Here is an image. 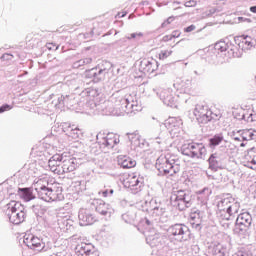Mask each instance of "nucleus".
<instances>
[{
    "instance_id": "nucleus-1",
    "label": "nucleus",
    "mask_w": 256,
    "mask_h": 256,
    "mask_svg": "<svg viewBox=\"0 0 256 256\" xmlns=\"http://www.w3.org/2000/svg\"><path fill=\"white\" fill-rule=\"evenodd\" d=\"M79 105H86L94 111L95 115H117L115 109L120 111V115L126 113L131 115L136 111H141V99L137 94L132 93L126 96L121 92L112 94L109 100L101 99L99 88H86L78 95Z\"/></svg>"
},
{
    "instance_id": "nucleus-2",
    "label": "nucleus",
    "mask_w": 256,
    "mask_h": 256,
    "mask_svg": "<svg viewBox=\"0 0 256 256\" xmlns=\"http://www.w3.org/2000/svg\"><path fill=\"white\" fill-rule=\"evenodd\" d=\"M58 185L57 183H49V179L45 177L34 182V189L39 199L51 203V201H62L63 199V190Z\"/></svg>"
},
{
    "instance_id": "nucleus-3",
    "label": "nucleus",
    "mask_w": 256,
    "mask_h": 256,
    "mask_svg": "<svg viewBox=\"0 0 256 256\" xmlns=\"http://www.w3.org/2000/svg\"><path fill=\"white\" fill-rule=\"evenodd\" d=\"M156 169H158L160 175L173 177V175H176V173L181 171L179 158L171 153L162 154L156 160Z\"/></svg>"
},
{
    "instance_id": "nucleus-4",
    "label": "nucleus",
    "mask_w": 256,
    "mask_h": 256,
    "mask_svg": "<svg viewBox=\"0 0 256 256\" xmlns=\"http://www.w3.org/2000/svg\"><path fill=\"white\" fill-rule=\"evenodd\" d=\"M240 207L239 202L229 194L218 198L217 209L220 213V217L226 221H229L233 215H237Z\"/></svg>"
},
{
    "instance_id": "nucleus-5",
    "label": "nucleus",
    "mask_w": 256,
    "mask_h": 256,
    "mask_svg": "<svg viewBox=\"0 0 256 256\" xmlns=\"http://www.w3.org/2000/svg\"><path fill=\"white\" fill-rule=\"evenodd\" d=\"M180 151L182 155L190 157V159L205 160L207 157V148L203 143L185 142L181 146Z\"/></svg>"
},
{
    "instance_id": "nucleus-6",
    "label": "nucleus",
    "mask_w": 256,
    "mask_h": 256,
    "mask_svg": "<svg viewBox=\"0 0 256 256\" xmlns=\"http://www.w3.org/2000/svg\"><path fill=\"white\" fill-rule=\"evenodd\" d=\"M5 213L13 225H21L25 221V208L21 202L10 201L5 206Z\"/></svg>"
},
{
    "instance_id": "nucleus-7",
    "label": "nucleus",
    "mask_w": 256,
    "mask_h": 256,
    "mask_svg": "<svg viewBox=\"0 0 256 256\" xmlns=\"http://www.w3.org/2000/svg\"><path fill=\"white\" fill-rule=\"evenodd\" d=\"M170 203L172 207H176L179 211H185V209L191 207L193 202L189 192L178 190L171 194Z\"/></svg>"
},
{
    "instance_id": "nucleus-8",
    "label": "nucleus",
    "mask_w": 256,
    "mask_h": 256,
    "mask_svg": "<svg viewBox=\"0 0 256 256\" xmlns=\"http://www.w3.org/2000/svg\"><path fill=\"white\" fill-rule=\"evenodd\" d=\"M194 116L198 123H209V121H219L221 119V112H213L209 110V107L197 104L194 109Z\"/></svg>"
},
{
    "instance_id": "nucleus-9",
    "label": "nucleus",
    "mask_w": 256,
    "mask_h": 256,
    "mask_svg": "<svg viewBox=\"0 0 256 256\" xmlns=\"http://www.w3.org/2000/svg\"><path fill=\"white\" fill-rule=\"evenodd\" d=\"M23 242L26 245V247H28V249H31L36 253H45L47 252V250L50 249L49 245L45 244L43 239H41L38 236H35V234H25Z\"/></svg>"
},
{
    "instance_id": "nucleus-10",
    "label": "nucleus",
    "mask_w": 256,
    "mask_h": 256,
    "mask_svg": "<svg viewBox=\"0 0 256 256\" xmlns=\"http://www.w3.org/2000/svg\"><path fill=\"white\" fill-rule=\"evenodd\" d=\"M104 65L106 67L98 65L95 68L86 70L85 77L87 79H93L94 83H99V81H105L107 75H109V68H111V63L105 62Z\"/></svg>"
},
{
    "instance_id": "nucleus-11",
    "label": "nucleus",
    "mask_w": 256,
    "mask_h": 256,
    "mask_svg": "<svg viewBox=\"0 0 256 256\" xmlns=\"http://www.w3.org/2000/svg\"><path fill=\"white\" fill-rule=\"evenodd\" d=\"M168 233L172 239L175 241H187L191 232L189 231V227L185 226V224H174L168 228Z\"/></svg>"
},
{
    "instance_id": "nucleus-12",
    "label": "nucleus",
    "mask_w": 256,
    "mask_h": 256,
    "mask_svg": "<svg viewBox=\"0 0 256 256\" xmlns=\"http://www.w3.org/2000/svg\"><path fill=\"white\" fill-rule=\"evenodd\" d=\"M52 103L58 109H61V107H75L77 103L79 105V101H77V97L75 96V94H65L57 96L56 100H53Z\"/></svg>"
},
{
    "instance_id": "nucleus-13",
    "label": "nucleus",
    "mask_w": 256,
    "mask_h": 256,
    "mask_svg": "<svg viewBox=\"0 0 256 256\" xmlns=\"http://www.w3.org/2000/svg\"><path fill=\"white\" fill-rule=\"evenodd\" d=\"M157 95L164 105H167L168 107H175L177 104V97H179V94L175 95V92H173V89L171 88L162 89Z\"/></svg>"
},
{
    "instance_id": "nucleus-14",
    "label": "nucleus",
    "mask_w": 256,
    "mask_h": 256,
    "mask_svg": "<svg viewBox=\"0 0 256 256\" xmlns=\"http://www.w3.org/2000/svg\"><path fill=\"white\" fill-rule=\"evenodd\" d=\"M92 205H94L96 212L99 213V215H102V217H107L109 219L111 218L112 213H115L113 207L101 199L93 200Z\"/></svg>"
},
{
    "instance_id": "nucleus-15",
    "label": "nucleus",
    "mask_w": 256,
    "mask_h": 256,
    "mask_svg": "<svg viewBox=\"0 0 256 256\" xmlns=\"http://www.w3.org/2000/svg\"><path fill=\"white\" fill-rule=\"evenodd\" d=\"M119 136L115 134H108L107 136L103 137L101 140H99V146L104 153H107L110 151V149H113L115 145H119Z\"/></svg>"
},
{
    "instance_id": "nucleus-16",
    "label": "nucleus",
    "mask_w": 256,
    "mask_h": 256,
    "mask_svg": "<svg viewBox=\"0 0 256 256\" xmlns=\"http://www.w3.org/2000/svg\"><path fill=\"white\" fill-rule=\"evenodd\" d=\"M251 221H253L251 214L248 212L241 213L236 219L235 231L238 233L241 231H247V229L251 227Z\"/></svg>"
},
{
    "instance_id": "nucleus-17",
    "label": "nucleus",
    "mask_w": 256,
    "mask_h": 256,
    "mask_svg": "<svg viewBox=\"0 0 256 256\" xmlns=\"http://www.w3.org/2000/svg\"><path fill=\"white\" fill-rule=\"evenodd\" d=\"M77 256H99V252L95 251V247L90 243L81 242L75 247Z\"/></svg>"
},
{
    "instance_id": "nucleus-18",
    "label": "nucleus",
    "mask_w": 256,
    "mask_h": 256,
    "mask_svg": "<svg viewBox=\"0 0 256 256\" xmlns=\"http://www.w3.org/2000/svg\"><path fill=\"white\" fill-rule=\"evenodd\" d=\"M79 167V162L73 157H64L62 160V165L60 167V175H65V173H73L75 169Z\"/></svg>"
},
{
    "instance_id": "nucleus-19",
    "label": "nucleus",
    "mask_w": 256,
    "mask_h": 256,
    "mask_svg": "<svg viewBox=\"0 0 256 256\" xmlns=\"http://www.w3.org/2000/svg\"><path fill=\"white\" fill-rule=\"evenodd\" d=\"M78 218H79V224L82 227H87V225H93L95 221H97V218L93 213H91V210L82 208L79 210L78 213Z\"/></svg>"
},
{
    "instance_id": "nucleus-20",
    "label": "nucleus",
    "mask_w": 256,
    "mask_h": 256,
    "mask_svg": "<svg viewBox=\"0 0 256 256\" xmlns=\"http://www.w3.org/2000/svg\"><path fill=\"white\" fill-rule=\"evenodd\" d=\"M208 253L213 256H228L229 248L225 244L213 242L208 247Z\"/></svg>"
},
{
    "instance_id": "nucleus-21",
    "label": "nucleus",
    "mask_w": 256,
    "mask_h": 256,
    "mask_svg": "<svg viewBox=\"0 0 256 256\" xmlns=\"http://www.w3.org/2000/svg\"><path fill=\"white\" fill-rule=\"evenodd\" d=\"M159 68V62L155 59H144L140 63V71L145 75H151V73H155Z\"/></svg>"
},
{
    "instance_id": "nucleus-22",
    "label": "nucleus",
    "mask_w": 256,
    "mask_h": 256,
    "mask_svg": "<svg viewBox=\"0 0 256 256\" xmlns=\"http://www.w3.org/2000/svg\"><path fill=\"white\" fill-rule=\"evenodd\" d=\"M241 163L244 167H248V169L256 171V151L249 150L245 152L241 158Z\"/></svg>"
},
{
    "instance_id": "nucleus-23",
    "label": "nucleus",
    "mask_w": 256,
    "mask_h": 256,
    "mask_svg": "<svg viewBox=\"0 0 256 256\" xmlns=\"http://www.w3.org/2000/svg\"><path fill=\"white\" fill-rule=\"evenodd\" d=\"M63 163V155L62 154H54L49 160H48V167L52 173H55V175H60V169L61 165Z\"/></svg>"
},
{
    "instance_id": "nucleus-24",
    "label": "nucleus",
    "mask_w": 256,
    "mask_h": 256,
    "mask_svg": "<svg viewBox=\"0 0 256 256\" xmlns=\"http://www.w3.org/2000/svg\"><path fill=\"white\" fill-rule=\"evenodd\" d=\"M126 187L131 189L132 193H139L141 187H143V178L139 176H130L126 181Z\"/></svg>"
},
{
    "instance_id": "nucleus-25",
    "label": "nucleus",
    "mask_w": 256,
    "mask_h": 256,
    "mask_svg": "<svg viewBox=\"0 0 256 256\" xmlns=\"http://www.w3.org/2000/svg\"><path fill=\"white\" fill-rule=\"evenodd\" d=\"M128 139L131 143L132 149H143L147 142L138 133L128 134Z\"/></svg>"
},
{
    "instance_id": "nucleus-26",
    "label": "nucleus",
    "mask_w": 256,
    "mask_h": 256,
    "mask_svg": "<svg viewBox=\"0 0 256 256\" xmlns=\"http://www.w3.org/2000/svg\"><path fill=\"white\" fill-rule=\"evenodd\" d=\"M174 89H176V91H179L180 93H190L191 91V80L189 79H178L176 80V82L174 83Z\"/></svg>"
},
{
    "instance_id": "nucleus-27",
    "label": "nucleus",
    "mask_w": 256,
    "mask_h": 256,
    "mask_svg": "<svg viewBox=\"0 0 256 256\" xmlns=\"http://www.w3.org/2000/svg\"><path fill=\"white\" fill-rule=\"evenodd\" d=\"M63 131L66 133L67 136L71 137V139H79L81 135V130L79 127L75 125H71L69 123H64Z\"/></svg>"
},
{
    "instance_id": "nucleus-28",
    "label": "nucleus",
    "mask_w": 256,
    "mask_h": 256,
    "mask_svg": "<svg viewBox=\"0 0 256 256\" xmlns=\"http://www.w3.org/2000/svg\"><path fill=\"white\" fill-rule=\"evenodd\" d=\"M149 141H151V143L161 145L163 141H165V133L161 131V128L151 130L149 133Z\"/></svg>"
},
{
    "instance_id": "nucleus-29",
    "label": "nucleus",
    "mask_w": 256,
    "mask_h": 256,
    "mask_svg": "<svg viewBox=\"0 0 256 256\" xmlns=\"http://www.w3.org/2000/svg\"><path fill=\"white\" fill-rule=\"evenodd\" d=\"M161 234L157 233L155 230H151L146 233V242L150 247H157L161 243Z\"/></svg>"
},
{
    "instance_id": "nucleus-30",
    "label": "nucleus",
    "mask_w": 256,
    "mask_h": 256,
    "mask_svg": "<svg viewBox=\"0 0 256 256\" xmlns=\"http://www.w3.org/2000/svg\"><path fill=\"white\" fill-rule=\"evenodd\" d=\"M164 125L172 133V131H176V129H179L183 125V120L177 117H170L165 121Z\"/></svg>"
},
{
    "instance_id": "nucleus-31",
    "label": "nucleus",
    "mask_w": 256,
    "mask_h": 256,
    "mask_svg": "<svg viewBox=\"0 0 256 256\" xmlns=\"http://www.w3.org/2000/svg\"><path fill=\"white\" fill-rule=\"evenodd\" d=\"M18 196L26 203L35 199V195L33 194V190L31 188H20L18 190Z\"/></svg>"
},
{
    "instance_id": "nucleus-32",
    "label": "nucleus",
    "mask_w": 256,
    "mask_h": 256,
    "mask_svg": "<svg viewBox=\"0 0 256 256\" xmlns=\"http://www.w3.org/2000/svg\"><path fill=\"white\" fill-rule=\"evenodd\" d=\"M211 193L213 191L210 188H204L197 192V199L201 201L203 205H207V201H209V197H211Z\"/></svg>"
},
{
    "instance_id": "nucleus-33",
    "label": "nucleus",
    "mask_w": 256,
    "mask_h": 256,
    "mask_svg": "<svg viewBox=\"0 0 256 256\" xmlns=\"http://www.w3.org/2000/svg\"><path fill=\"white\" fill-rule=\"evenodd\" d=\"M238 135H242L243 141H253L256 139V131L254 129L239 130Z\"/></svg>"
},
{
    "instance_id": "nucleus-34",
    "label": "nucleus",
    "mask_w": 256,
    "mask_h": 256,
    "mask_svg": "<svg viewBox=\"0 0 256 256\" xmlns=\"http://www.w3.org/2000/svg\"><path fill=\"white\" fill-rule=\"evenodd\" d=\"M119 163L121 167H123V169H133V167L137 165V162L135 160L127 156H123L122 158H120Z\"/></svg>"
},
{
    "instance_id": "nucleus-35",
    "label": "nucleus",
    "mask_w": 256,
    "mask_h": 256,
    "mask_svg": "<svg viewBox=\"0 0 256 256\" xmlns=\"http://www.w3.org/2000/svg\"><path fill=\"white\" fill-rule=\"evenodd\" d=\"M239 47L243 51H249L253 47V42H251V37L250 36H242L241 41L239 43Z\"/></svg>"
},
{
    "instance_id": "nucleus-36",
    "label": "nucleus",
    "mask_w": 256,
    "mask_h": 256,
    "mask_svg": "<svg viewBox=\"0 0 256 256\" xmlns=\"http://www.w3.org/2000/svg\"><path fill=\"white\" fill-rule=\"evenodd\" d=\"M209 169L212 171H217L219 169V160H217V154H212L209 159Z\"/></svg>"
},
{
    "instance_id": "nucleus-37",
    "label": "nucleus",
    "mask_w": 256,
    "mask_h": 256,
    "mask_svg": "<svg viewBox=\"0 0 256 256\" xmlns=\"http://www.w3.org/2000/svg\"><path fill=\"white\" fill-rule=\"evenodd\" d=\"M215 51H219L220 53H224L229 49V45L225 41H219L214 46Z\"/></svg>"
},
{
    "instance_id": "nucleus-38",
    "label": "nucleus",
    "mask_w": 256,
    "mask_h": 256,
    "mask_svg": "<svg viewBox=\"0 0 256 256\" xmlns=\"http://www.w3.org/2000/svg\"><path fill=\"white\" fill-rule=\"evenodd\" d=\"M92 61L93 60L91 58H84L74 62L73 67L77 69L79 67H83V65H89V63H91Z\"/></svg>"
},
{
    "instance_id": "nucleus-39",
    "label": "nucleus",
    "mask_w": 256,
    "mask_h": 256,
    "mask_svg": "<svg viewBox=\"0 0 256 256\" xmlns=\"http://www.w3.org/2000/svg\"><path fill=\"white\" fill-rule=\"evenodd\" d=\"M223 141V134H217L213 138L210 139V145L213 147H217Z\"/></svg>"
},
{
    "instance_id": "nucleus-40",
    "label": "nucleus",
    "mask_w": 256,
    "mask_h": 256,
    "mask_svg": "<svg viewBox=\"0 0 256 256\" xmlns=\"http://www.w3.org/2000/svg\"><path fill=\"white\" fill-rule=\"evenodd\" d=\"M152 217H161L165 215V208L160 204L154 211L151 212Z\"/></svg>"
},
{
    "instance_id": "nucleus-41",
    "label": "nucleus",
    "mask_w": 256,
    "mask_h": 256,
    "mask_svg": "<svg viewBox=\"0 0 256 256\" xmlns=\"http://www.w3.org/2000/svg\"><path fill=\"white\" fill-rule=\"evenodd\" d=\"M161 205V203L157 202L156 199L152 198L149 200V214L151 215L152 211H154L155 209H157L159 206Z\"/></svg>"
},
{
    "instance_id": "nucleus-42",
    "label": "nucleus",
    "mask_w": 256,
    "mask_h": 256,
    "mask_svg": "<svg viewBox=\"0 0 256 256\" xmlns=\"http://www.w3.org/2000/svg\"><path fill=\"white\" fill-rule=\"evenodd\" d=\"M138 208L142 209V211H146L147 213H149V200H142L140 203H138Z\"/></svg>"
},
{
    "instance_id": "nucleus-43",
    "label": "nucleus",
    "mask_w": 256,
    "mask_h": 256,
    "mask_svg": "<svg viewBox=\"0 0 256 256\" xmlns=\"http://www.w3.org/2000/svg\"><path fill=\"white\" fill-rule=\"evenodd\" d=\"M127 39H136L137 41H139L140 39H143V33L142 32L132 33L130 34V36L127 37Z\"/></svg>"
},
{
    "instance_id": "nucleus-44",
    "label": "nucleus",
    "mask_w": 256,
    "mask_h": 256,
    "mask_svg": "<svg viewBox=\"0 0 256 256\" xmlns=\"http://www.w3.org/2000/svg\"><path fill=\"white\" fill-rule=\"evenodd\" d=\"M174 21H175V17L170 16L167 20H165V21L161 24V28H162V29H165V27H167V25H171Z\"/></svg>"
},
{
    "instance_id": "nucleus-45",
    "label": "nucleus",
    "mask_w": 256,
    "mask_h": 256,
    "mask_svg": "<svg viewBox=\"0 0 256 256\" xmlns=\"http://www.w3.org/2000/svg\"><path fill=\"white\" fill-rule=\"evenodd\" d=\"M171 53H173V51H171V50L161 51L160 54H159V58L160 59H167V57L171 56Z\"/></svg>"
},
{
    "instance_id": "nucleus-46",
    "label": "nucleus",
    "mask_w": 256,
    "mask_h": 256,
    "mask_svg": "<svg viewBox=\"0 0 256 256\" xmlns=\"http://www.w3.org/2000/svg\"><path fill=\"white\" fill-rule=\"evenodd\" d=\"M199 217H201L199 212H194L190 215V218L192 219V221H195V219L199 220ZM195 223H197L196 225L199 226V221L192 222V225H195Z\"/></svg>"
},
{
    "instance_id": "nucleus-47",
    "label": "nucleus",
    "mask_w": 256,
    "mask_h": 256,
    "mask_svg": "<svg viewBox=\"0 0 256 256\" xmlns=\"http://www.w3.org/2000/svg\"><path fill=\"white\" fill-rule=\"evenodd\" d=\"M122 219L125 221V223H131V221H133V217H131L130 213L123 214Z\"/></svg>"
},
{
    "instance_id": "nucleus-48",
    "label": "nucleus",
    "mask_w": 256,
    "mask_h": 256,
    "mask_svg": "<svg viewBox=\"0 0 256 256\" xmlns=\"http://www.w3.org/2000/svg\"><path fill=\"white\" fill-rule=\"evenodd\" d=\"M239 135V136H237ZM230 136L234 139V141H244L242 139V134H237L235 132L230 133Z\"/></svg>"
},
{
    "instance_id": "nucleus-49",
    "label": "nucleus",
    "mask_w": 256,
    "mask_h": 256,
    "mask_svg": "<svg viewBox=\"0 0 256 256\" xmlns=\"http://www.w3.org/2000/svg\"><path fill=\"white\" fill-rule=\"evenodd\" d=\"M13 107L11 105L5 104L0 107V113H5V111H11Z\"/></svg>"
},
{
    "instance_id": "nucleus-50",
    "label": "nucleus",
    "mask_w": 256,
    "mask_h": 256,
    "mask_svg": "<svg viewBox=\"0 0 256 256\" xmlns=\"http://www.w3.org/2000/svg\"><path fill=\"white\" fill-rule=\"evenodd\" d=\"M184 7H197V1L190 0L185 2Z\"/></svg>"
},
{
    "instance_id": "nucleus-51",
    "label": "nucleus",
    "mask_w": 256,
    "mask_h": 256,
    "mask_svg": "<svg viewBox=\"0 0 256 256\" xmlns=\"http://www.w3.org/2000/svg\"><path fill=\"white\" fill-rule=\"evenodd\" d=\"M195 29H197V26H195V25L192 24V25H190V26L184 28V33H191V32H193V31H195Z\"/></svg>"
},
{
    "instance_id": "nucleus-52",
    "label": "nucleus",
    "mask_w": 256,
    "mask_h": 256,
    "mask_svg": "<svg viewBox=\"0 0 256 256\" xmlns=\"http://www.w3.org/2000/svg\"><path fill=\"white\" fill-rule=\"evenodd\" d=\"M238 21L240 23H252L251 18H245V17H238Z\"/></svg>"
},
{
    "instance_id": "nucleus-53",
    "label": "nucleus",
    "mask_w": 256,
    "mask_h": 256,
    "mask_svg": "<svg viewBox=\"0 0 256 256\" xmlns=\"http://www.w3.org/2000/svg\"><path fill=\"white\" fill-rule=\"evenodd\" d=\"M172 39H177L178 37H181V31L175 30L171 34Z\"/></svg>"
},
{
    "instance_id": "nucleus-54",
    "label": "nucleus",
    "mask_w": 256,
    "mask_h": 256,
    "mask_svg": "<svg viewBox=\"0 0 256 256\" xmlns=\"http://www.w3.org/2000/svg\"><path fill=\"white\" fill-rule=\"evenodd\" d=\"M232 256H249V254L245 251L239 250L236 253H234Z\"/></svg>"
},
{
    "instance_id": "nucleus-55",
    "label": "nucleus",
    "mask_w": 256,
    "mask_h": 256,
    "mask_svg": "<svg viewBox=\"0 0 256 256\" xmlns=\"http://www.w3.org/2000/svg\"><path fill=\"white\" fill-rule=\"evenodd\" d=\"M114 191L113 189L105 190L102 192L103 197H109L110 195H113Z\"/></svg>"
},
{
    "instance_id": "nucleus-56",
    "label": "nucleus",
    "mask_w": 256,
    "mask_h": 256,
    "mask_svg": "<svg viewBox=\"0 0 256 256\" xmlns=\"http://www.w3.org/2000/svg\"><path fill=\"white\" fill-rule=\"evenodd\" d=\"M1 59H3V61H11L13 59V55L11 54H4Z\"/></svg>"
},
{
    "instance_id": "nucleus-57",
    "label": "nucleus",
    "mask_w": 256,
    "mask_h": 256,
    "mask_svg": "<svg viewBox=\"0 0 256 256\" xmlns=\"http://www.w3.org/2000/svg\"><path fill=\"white\" fill-rule=\"evenodd\" d=\"M248 123H253V121H256V115L250 114L247 118Z\"/></svg>"
},
{
    "instance_id": "nucleus-58",
    "label": "nucleus",
    "mask_w": 256,
    "mask_h": 256,
    "mask_svg": "<svg viewBox=\"0 0 256 256\" xmlns=\"http://www.w3.org/2000/svg\"><path fill=\"white\" fill-rule=\"evenodd\" d=\"M78 84L81 83V78L80 77H76L74 78L71 82H70V85H75V84Z\"/></svg>"
},
{
    "instance_id": "nucleus-59",
    "label": "nucleus",
    "mask_w": 256,
    "mask_h": 256,
    "mask_svg": "<svg viewBox=\"0 0 256 256\" xmlns=\"http://www.w3.org/2000/svg\"><path fill=\"white\" fill-rule=\"evenodd\" d=\"M173 39V37H171V35H166L163 37V41H171Z\"/></svg>"
},
{
    "instance_id": "nucleus-60",
    "label": "nucleus",
    "mask_w": 256,
    "mask_h": 256,
    "mask_svg": "<svg viewBox=\"0 0 256 256\" xmlns=\"http://www.w3.org/2000/svg\"><path fill=\"white\" fill-rule=\"evenodd\" d=\"M229 148L231 151H235V149H236L234 144H229Z\"/></svg>"
},
{
    "instance_id": "nucleus-61",
    "label": "nucleus",
    "mask_w": 256,
    "mask_h": 256,
    "mask_svg": "<svg viewBox=\"0 0 256 256\" xmlns=\"http://www.w3.org/2000/svg\"><path fill=\"white\" fill-rule=\"evenodd\" d=\"M250 11H251V13H256V6L250 7Z\"/></svg>"
},
{
    "instance_id": "nucleus-62",
    "label": "nucleus",
    "mask_w": 256,
    "mask_h": 256,
    "mask_svg": "<svg viewBox=\"0 0 256 256\" xmlns=\"http://www.w3.org/2000/svg\"><path fill=\"white\" fill-rule=\"evenodd\" d=\"M98 167H100L101 169H105V164H99Z\"/></svg>"
},
{
    "instance_id": "nucleus-63",
    "label": "nucleus",
    "mask_w": 256,
    "mask_h": 256,
    "mask_svg": "<svg viewBox=\"0 0 256 256\" xmlns=\"http://www.w3.org/2000/svg\"><path fill=\"white\" fill-rule=\"evenodd\" d=\"M240 147H245V143H241V144H240Z\"/></svg>"
},
{
    "instance_id": "nucleus-64",
    "label": "nucleus",
    "mask_w": 256,
    "mask_h": 256,
    "mask_svg": "<svg viewBox=\"0 0 256 256\" xmlns=\"http://www.w3.org/2000/svg\"><path fill=\"white\" fill-rule=\"evenodd\" d=\"M174 3H176L177 5H181V2H174Z\"/></svg>"
}]
</instances>
